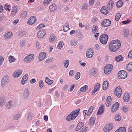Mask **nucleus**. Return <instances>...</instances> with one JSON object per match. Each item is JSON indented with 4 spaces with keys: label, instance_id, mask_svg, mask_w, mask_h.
<instances>
[{
    "label": "nucleus",
    "instance_id": "09e8293b",
    "mask_svg": "<svg viewBox=\"0 0 132 132\" xmlns=\"http://www.w3.org/2000/svg\"><path fill=\"white\" fill-rule=\"evenodd\" d=\"M63 45V42H61L59 43L58 45L57 48L59 49L61 48Z\"/></svg>",
    "mask_w": 132,
    "mask_h": 132
},
{
    "label": "nucleus",
    "instance_id": "79ce46f5",
    "mask_svg": "<svg viewBox=\"0 0 132 132\" xmlns=\"http://www.w3.org/2000/svg\"><path fill=\"white\" fill-rule=\"evenodd\" d=\"M98 27L94 25L92 28V32L93 33L95 34V33L98 32Z\"/></svg>",
    "mask_w": 132,
    "mask_h": 132
},
{
    "label": "nucleus",
    "instance_id": "a18cd8bd",
    "mask_svg": "<svg viewBox=\"0 0 132 132\" xmlns=\"http://www.w3.org/2000/svg\"><path fill=\"white\" fill-rule=\"evenodd\" d=\"M123 4V2L121 1H119L116 3V5L118 7H121Z\"/></svg>",
    "mask_w": 132,
    "mask_h": 132
},
{
    "label": "nucleus",
    "instance_id": "c85d7f7f",
    "mask_svg": "<svg viewBox=\"0 0 132 132\" xmlns=\"http://www.w3.org/2000/svg\"><path fill=\"white\" fill-rule=\"evenodd\" d=\"M12 34V33L11 32H9L5 34L4 38L6 39H9L11 37Z\"/></svg>",
    "mask_w": 132,
    "mask_h": 132
},
{
    "label": "nucleus",
    "instance_id": "5fc2aeb1",
    "mask_svg": "<svg viewBox=\"0 0 132 132\" xmlns=\"http://www.w3.org/2000/svg\"><path fill=\"white\" fill-rule=\"evenodd\" d=\"M73 101L75 103V104H73L74 105L78 104L80 102V100L79 99H75Z\"/></svg>",
    "mask_w": 132,
    "mask_h": 132
},
{
    "label": "nucleus",
    "instance_id": "e433bc0d",
    "mask_svg": "<svg viewBox=\"0 0 132 132\" xmlns=\"http://www.w3.org/2000/svg\"><path fill=\"white\" fill-rule=\"evenodd\" d=\"M77 44V41L75 39L72 40L70 42V45L73 46H75Z\"/></svg>",
    "mask_w": 132,
    "mask_h": 132
},
{
    "label": "nucleus",
    "instance_id": "e2e57ef3",
    "mask_svg": "<svg viewBox=\"0 0 132 132\" xmlns=\"http://www.w3.org/2000/svg\"><path fill=\"white\" fill-rule=\"evenodd\" d=\"M32 115L31 113H29L27 118V119L28 121H30L32 119Z\"/></svg>",
    "mask_w": 132,
    "mask_h": 132
},
{
    "label": "nucleus",
    "instance_id": "4d7b16f0",
    "mask_svg": "<svg viewBox=\"0 0 132 132\" xmlns=\"http://www.w3.org/2000/svg\"><path fill=\"white\" fill-rule=\"evenodd\" d=\"M45 26V25L44 24H41L39 25L37 27V30L40 29L41 28Z\"/></svg>",
    "mask_w": 132,
    "mask_h": 132
},
{
    "label": "nucleus",
    "instance_id": "4468645a",
    "mask_svg": "<svg viewBox=\"0 0 132 132\" xmlns=\"http://www.w3.org/2000/svg\"><path fill=\"white\" fill-rule=\"evenodd\" d=\"M29 92L28 89L27 88H25L23 91V98L24 99H26L28 97L29 95Z\"/></svg>",
    "mask_w": 132,
    "mask_h": 132
},
{
    "label": "nucleus",
    "instance_id": "f03ea898",
    "mask_svg": "<svg viewBox=\"0 0 132 132\" xmlns=\"http://www.w3.org/2000/svg\"><path fill=\"white\" fill-rule=\"evenodd\" d=\"M79 109H78L74 112H72L66 118V120L70 121L75 119L78 115Z\"/></svg>",
    "mask_w": 132,
    "mask_h": 132
},
{
    "label": "nucleus",
    "instance_id": "052dcab7",
    "mask_svg": "<svg viewBox=\"0 0 132 132\" xmlns=\"http://www.w3.org/2000/svg\"><path fill=\"white\" fill-rule=\"evenodd\" d=\"M80 73L79 72H77L75 78L76 80L78 79L80 77Z\"/></svg>",
    "mask_w": 132,
    "mask_h": 132
},
{
    "label": "nucleus",
    "instance_id": "bb28decb",
    "mask_svg": "<svg viewBox=\"0 0 132 132\" xmlns=\"http://www.w3.org/2000/svg\"><path fill=\"white\" fill-rule=\"evenodd\" d=\"M103 105H102V106L99 108L97 113V114H101L103 113L104 111V109L103 108Z\"/></svg>",
    "mask_w": 132,
    "mask_h": 132
},
{
    "label": "nucleus",
    "instance_id": "393cba45",
    "mask_svg": "<svg viewBox=\"0 0 132 132\" xmlns=\"http://www.w3.org/2000/svg\"><path fill=\"white\" fill-rule=\"evenodd\" d=\"M100 86V84L98 83L96 84V85L95 86L94 89L93 90V92H92V94L93 95V93L94 94L97 92V90L99 88Z\"/></svg>",
    "mask_w": 132,
    "mask_h": 132
},
{
    "label": "nucleus",
    "instance_id": "f8f14e48",
    "mask_svg": "<svg viewBox=\"0 0 132 132\" xmlns=\"http://www.w3.org/2000/svg\"><path fill=\"white\" fill-rule=\"evenodd\" d=\"M119 104L118 102H115L111 109V112H114L116 111L119 108Z\"/></svg>",
    "mask_w": 132,
    "mask_h": 132
},
{
    "label": "nucleus",
    "instance_id": "39448f33",
    "mask_svg": "<svg viewBox=\"0 0 132 132\" xmlns=\"http://www.w3.org/2000/svg\"><path fill=\"white\" fill-rule=\"evenodd\" d=\"M113 68L111 64H108L105 66L104 68V73L106 74H109L111 72Z\"/></svg>",
    "mask_w": 132,
    "mask_h": 132
},
{
    "label": "nucleus",
    "instance_id": "dca6fc26",
    "mask_svg": "<svg viewBox=\"0 0 132 132\" xmlns=\"http://www.w3.org/2000/svg\"><path fill=\"white\" fill-rule=\"evenodd\" d=\"M34 57V54H31L29 55L26 56L24 59V60L25 62H29Z\"/></svg>",
    "mask_w": 132,
    "mask_h": 132
},
{
    "label": "nucleus",
    "instance_id": "9b49d317",
    "mask_svg": "<svg viewBox=\"0 0 132 132\" xmlns=\"http://www.w3.org/2000/svg\"><path fill=\"white\" fill-rule=\"evenodd\" d=\"M22 72V70L21 69L16 70L14 72L13 76L15 78L18 77L21 75Z\"/></svg>",
    "mask_w": 132,
    "mask_h": 132
},
{
    "label": "nucleus",
    "instance_id": "7ed1b4c3",
    "mask_svg": "<svg viewBox=\"0 0 132 132\" xmlns=\"http://www.w3.org/2000/svg\"><path fill=\"white\" fill-rule=\"evenodd\" d=\"M108 35L106 34H102L99 38L100 42L103 44H106L108 40Z\"/></svg>",
    "mask_w": 132,
    "mask_h": 132
},
{
    "label": "nucleus",
    "instance_id": "3c124183",
    "mask_svg": "<svg viewBox=\"0 0 132 132\" xmlns=\"http://www.w3.org/2000/svg\"><path fill=\"white\" fill-rule=\"evenodd\" d=\"M52 0H44V5L45 6H47L51 2Z\"/></svg>",
    "mask_w": 132,
    "mask_h": 132
},
{
    "label": "nucleus",
    "instance_id": "0eeeda50",
    "mask_svg": "<svg viewBox=\"0 0 132 132\" xmlns=\"http://www.w3.org/2000/svg\"><path fill=\"white\" fill-rule=\"evenodd\" d=\"M113 126V124L112 123L106 125L104 128V131L105 132H109L112 129Z\"/></svg>",
    "mask_w": 132,
    "mask_h": 132
},
{
    "label": "nucleus",
    "instance_id": "774afa93",
    "mask_svg": "<svg viewBox=\"0 0 132 132\" xmlns=\"http://www.w3.org/2000/svg\"><path fill=\"white\" fill-rule=\"evenodd\" d=\"M80 128H81L84 125V123L82 122H79L77 125Z\"/></svg>",
    "mask_w": 132,
    "mask_h": 132
},
{
    "label": "nucleus",
    "instance_id": "6e6d98bb",
    "mask_svg": "<svg viewBox=\"0 0 132 132\" xmlns=\"http://www.w3.org/2000/svg\"><path fill=\"white\" fill-rule=\"evenodd\" d=\"M95 69H92L90 70V75L92 76H94L96 73Z\"/></svg>",
    "mask_w": 132,
    "mask_h": 132
},
{
    "label": "nucleus",
    "instance_id": "a19ab883",
    "mask_svg": "<svg viewBox=\"0 0 132 132\" xmlns=\"http://www.w3.org/2000/svg\"><path fill=\"white\" fill-rule=\"evenodd\" d=\"M26 41L24 40H21L19 43V45L20 47H24L26 44Z\"/></svg>",
    "mask_w": 132,
    "mask_h": 132
},
{
    "label": "nucleus",
    "instance_id": "4be33fe9",
    "mask_svg": "<svg viewBox=\"0 0 132 132\" xmlns=\"http://www.w3.org/2000/svg\"><path fill=\"white\" fill-rule=\"evenodd\" d=\"M100 11L101 13L105 15H106L108 13V11L106 9L104 6H103L101 8Z\"/></svg>",
    "mask_w": 132,
    "mask_h": 132
},
{
    "label": "nucleus",
    "instance_id": "f3484780",
    "mask_svg": "<svg viewBox=\"0 0 132 132\" xmlns=\"http://www.w3.org/2000/svg\"><path fill=\"white\" fill-rule=\"evenodd\" d=\"M46 56V55L45 52H44L40 53L38 57L39 60L42 61L44 59Z\"/></svg>",
    "mask_w": 132,
    "mask_h": 132
},
{
    "label": "nucleus",
    "instance_id": "680f3d73",
    "mask_svg": "<svg viewBox=\"0 0 132 132\" xmlns=\"http://www.w3.org/2000/svg\"><path fill=\"white\" fill-rule=\"evenodd\" d=\"M89 122L91 124H94L95 122V119L94 118H92L89 119Z\"/></svg>",
    "mask_w": 132,
    "mask_h": 132
},
{
    "label": "nucleus",
    "instance_id": "20e7f679",
    "mask_svg": "<svg viewBox=\"0 0 132 132\" xmlns=\"http://www.w3.org/2000/svg\"><path fill=\"white\" fill-rule=\"evenodd\" d=\"M9 78L7 75L4 76L1 82V85L2 86L4 87L5 85L7 84L9 82Z\"/></svg>",
    "mask_w": 132,
    "mask_h": 132
},
{
    "label": "nucleus",
    "instance_id": "c756f323",
    "mask_svg": "<svg viewBox=\"0 0 132 132\" xmlns=\"http://www.w3.org/2000/svg\"><path fill=\"white\" fill-rule=\"evenodd\" d=\"M108 86V82L107 81H104L103 84V89L104 90L106 89Z\"/></svg>",
    "mask_w": 132,
    "mask_h": 132
},
{
    "label": "nucleus",
    "instance_id": "423d86ee",
    "mask_svg": "<svg viewBox=\"0 0 132 132\" xmlns=\"http://www.w3.org/2000/svg\"><path fill=\"white\" fill-rule=\"evenodd\" d=\"M126 72L123 70H121L118 72L119 78L121 79H124L127 77Z\"/></svg>",
    "mask_w": 132,
    "mask_h": 132
},
{
    "label": "nucleus",
    "instance_id": "cd10ccee",
    "mask_svg": "<svg viewBox=\"0 0 132 132\" xmlns=\"http://www.w3.org/2000/svg\"><path fill=\"white\" fill-rule=\"evenodd\" d=\"M88 88V86L87 85H85L80 88V90L78 91V92L79 93L80 91L82 92H85Z\"/></svg>",
    "mask_w": 132,
    "mask_h": 132
},
{
    "label": "nucleus",
    "instance_id": "bf43d9fd",
    "mask_svg": "<svg viewBox=\"0 0 132 132\" xmlns=\"http://www.w3.org/2000/svg\"><path fill=\"white\" fill-rule=\"evenodd\" d=\"M27 14V11H25L23 12L21 14V16L23 18L26 17Z\"/></svg>",
    "mask_w": 132,
    "mask_h": 132
},
{
    "label": "nucleus",
    "instance_id": "2eb2a0df",
    "mask_svg": "<svg viewBox=\"0 0 132 132\" xmlns=\"http://www.w3.org/2000/svg\"><path fill=\"white\" fill-rule=\"evenodd\" d=\"M36 18L34 16L30 17L27 23L29 24H34L36 21Z\"/></svg>",
    "mask_w": 132,
    "mask_h": 132
},
{
    "label": "nucleus",
    "instance_id": "f704fd0d",
    "mask_svg": "<svg viewBox=\"0 0 132 132\" xmlns=\"http://www.w3.org/2000/svg\"><path fill=\"white\" fill-rule=\"evenodd\" d=\"M4 100V97H2L0 98V106H2L5 104Z\"/></svg>",
    "mask_w": 132,
    "mask_h": 132
},
{
    "label": "nucleus",
    "instance_id": "412c9836",
    "mask_svg": "<svg viewBox=\"0 0 132 132\" xmlns=\"http://www.w3.org/2000/svg\"><path fill=\"white\" fill-rule=\"evenodd\" d=\"M18 7L16 6H14L12 7L11 14L12 15H14L18 11Z\"/></svg>",
    "mask_w": 132,
    "mask_h": 132
},
{
    "label": "nucleus",
    "instance_id": "6ab92c4d",
    "mask_svg": "<svg viewBox=\"0 0 132 132\" xmlns=\"http://www.w3.org/2000/svg\"><path fill=\"white\" fill-rule=\"evenodd\" d=\"M56 5L54 4H53L49 7L50 11L51 12H54L56 10Z\"/></svg>",
    "mask_w": 132,
    "mask_h": 132
},
{
    "label": "nucleus",
    "instance_id": "5701e85b",
    "mask_svg": "<svg viewBox=\"0 0 132 132\" xmlns=\"http://www.w3.org/2000/svg\"><path fill=\"white\" fill-rule=\"evenodd\" d=\"M129 94L127 93H125L123 97L124 101L125 102H127L129 101Z\"/></svg>",
    "mask_w": 132,
    "mask_h": 132
},
{
    "label": "nucleus",
    "instance_id": "603ef678",
    "mask_svg": "<svg viewBox=\"0 0 132 132\" xmlns=\"http://www.w3.org/2000/svg\"><path fill=\"white\" fill-rule=\"evenodd\" d=\"M39 86L40 88H42L44 86V83L42 80H41L39 81Z\"/></svg>",
    "mask_w": 132,
    "mask_h": 132
},
{
    "label": "nucleus",
    "instance_id": "a211bd4d",
    "mask_svg": "<svg viewBox=\"0 0 132 132\" xmlns=\"http://www.w3.org/2000/svg\"><path fill=\"white\" fill-rule=\"evenodd\" d=\"M28 75L27 74L23 77L21 81V83L22 85H24L26 82L28 78Z\"/></svg>",
    "mask_w": 132,
    "mask_h": 132
},
{
    "label": "nucleus",
    "instance_id": "ddd939ff",
    "mask_svg": "<svg viewBox=\"0 0 132 132\" xmlns=\"http://www.w3.org/2000/svg\"><path fill=\"white\" fill-rule=\"evenodd\" d=\"M46 34V31L41 30L39 31L37 33V37L39 38H43Z\"/></svg>",
    "mask_w": 132,
    "mask_h": 132
},
{
    "label": "nucleus",
    "instance_id": "de8ad7c7",
    "mask_svg": "<svg viewBox=\"0 0 132 132\" xmlns=\"http://www.w3.org/2000/svg\"><path fill=\"white\" fill-rule=\"evenodd\" d=\"M53 58L52 57H50L47 59L45 61V63H46L53 61Z\"/></svg>",
    "mask_w": 132,
    "mask_h": 132
},
{
    "label": "nucleus",
    "instance_id": "9d476101",
    "mask_svg": "<svg viewBox=\"0 0 132 132\" xmlns=\"http://www.w3.org/2000/svg\"><path fill=\"white\" fill-rule=\"evenodd\" d=\"M115 95L118 97H120L121 94V89L119 86H118L115 90Z\"/></svg>",
    "mask_w": 132,
    "mask_h": 132
},
{
    "label": "nucleus",
    "instance_id": "864d4df0",
    "mask_svg": "<svg viewBox=\"0 0 132 132\" xmlns=\"http://www.w3.org/2000/svg\"><path fill=\"white\" fill-rule=\"evenodd\" d=\"M27 34L26 31H21L19 33V35L21 36H23Z\"/></svg>",
    "mask_w": 132,
    "mask_h": 132
},
{
    "label": "nucleus",
    "instance_id": "a878e982",
    "mask_svg": "<svg viewBox=\"0 0 132 132\" xmlns=\"http://www.w3.org/2000/svg\"><path fill=\"white\" fill-rule=\"evenodd\" d=\"M45 82L48 85H51L53 83V81L50 80L49 78L46 77L45 78Z\"/></svg>",
    "mask_w": 132,
    "mask_h": 132
},
{
    "label": "nucleus",
    "instance_id": "37998d69",
    "mask_svg": "<svg viewBox=\"0 0 132 132\" xmlns=\"http://www.w3.org/2000/svg\"><path fill=\"white\" fill-rule=\"evenodd\" d=\"M82 9L83 10H86L88 8V6L86 3H84L82 6Z\"/></svg>",
    "mask_w": 132,
    "mask_h": 132
},
{
    "label": "nucleus",
    "instance_id": "72a5a7b5",
    "mask_svg": "<svg viewBox=\"0 0 132 132\" xmlns=\"http://www.w3.org/2000/svg\"><path fill=\"white\" fill-rule=\"evenodd\" d=\"M12 102L11 101H9L7 103V104L6 105V108L8 109H10L12 106Z\"/></svg>",
    "mask_w": 132,
    "mask_h": 132
},
{
    "label": "nucleus",
    "instance_id": "1a4fd4ad",
    "mask_svg": "<svg viewBox=\"0 0 132 132\" xmlns=\"http://www.w3.org/2000/svg\"><path fill=\"white\" fill-rule=\"evenodd\" d=\"M93 51L92 48L88 49L87 50L86 53L87 57L88 58L92 57L93 56Z\"/></svg>",
    "mask_w": 132,
    "mask_h": 132
},
{
    "label": "nucleus",
    "instance_id": "c9c22d12",
    "mask_svg": "<svg viewBox=\"0 0 132 132\" xmlns=\"http://www.w3.org/2000/svg\"><path fill=\"white\" fill-rule=\"evenodd\" d=\"M123 35L125 37H128L129 36V33L127 30L125 29L123 31Z\"/></svg>",
    "mask_w": 132,
    "mask_h": 132
},
{
    "label": "nucleus",
    "instance_id": "c03bdc74",
    "mask_svg": "<svg viewBox=\"0 0 132 132\" xmlns=\"http://www.w3.org/2000/svg\"><path fill=\"white\" fill-rule=\"evenodd\" d=\"M36 49L38 50H39L41 47V45L40 44L39 42L37 41L36 42Z\"/></svg>",
    "mask_w": 132,
    "mask_h": 132
},
{
    "label": "nucleus",
    "instance_id": "8fccbe9b",
    "mask_svg": "<svg viewBox=\"0 0 132 132\" xmlns=\"http://www.w3.org/2000/svg\"><path fill=\"white\" fill-rule=\"evenodd\" d=\"M121 16V15L119 13H118L116 14L115 16V20L116 21H118Z\"/></svg>",
    "mask_w": 132,
    "mask_h": 132
},
{
    "label": "nucleus",
    "instance_id": "7c9ffc66",
    "mask_svg": "<svg viewBox=\"0 0 132 132\" xmlns=\"http://www.w3.org/2000/svg\"><path fill=\"white\" fill-rule=\"evenodd\" d=\"M8 59L10 63L14 62L16 60L14 58L13 56H9L8 57Z\"/></svg>",
    "mask_w": 132,
    "mask_h": 132
},
{
    "label": "nucleus",
    "instance_id": "338daca9",
    "mask_svg": "<svg viewBox=\"0 0 132 132\" xmlns=\"http://www.w3.org/2000/svg\"><path fill=\"white\" fill-rule=\"evenodd\" d=\"M87 129V127H83L82 128L80 132H86Z\"/></svg>",
    "mask_w": 132,
    "mask_h": 132
},
{
    "label": "nucleus",
    "instance_id": "ea45409f",
    "mask_svg": "<svg viewBox=\"0 0 132 132\" xmlns=\"http://www.w3.org/2000/svg\"><path fill=\"white\" fill-rule=\"evenodd\" d=\"M21 116L20 114H18L14 115L13 116V119L14 120H17Z\"/></svg>",
    "mask_w": 132,
    "mask_h": 132
},
{
    "label": "nucleus",
    "instance_id": "f257e3e1",
    "mask_svg": "<svg viewBox=\"0 0 132 132\" xmlns=\"http://www.w3.org/2000/svg\"><path fill=\"white\" fill-rule=\"evenodd\" d=\"M121 43L119 40H113L111 41L109 45V48L112 52L116 51L121 46Z\"/></svg>",
    "mask_w": 132,
    "mask_h": 132
},
{
    "label": "nucleus",
    "instance_id": "0e129e2a",
    "mask_svg": "<svg viewBox=\"0 0 132 132\" xmlns=\"http://www.w3.org/2000/svg\"><path fill=\"white\" fill-rule=\"evenodd\" d=\"M118 129L119 131H120V132H122L123 131L124 132H126L125 128L123 127L120 128Z\"/></svg>",
    "mask_w": 132,
    "mask_h": 132
},
{
    "label": "nucleus",
    "instance_id": "58836bf2",
    "mask_svg": "<svg viewBox=\"0 0 132 132\" xmlns=\"http://www.w3.org/2000/svg\"><path fill=\"white\" fill-rule=\"evenodd\" d=\"M123 59V58L121 55L118 56L115 58V60L118 62L121 61Z\"/></svg>",
    "mask_w": 132,
    "mask_h": 132
},
{
    "label": "nucleus",
    "instance_id": "13d9d810",
    "mask_svg": "<svg viewBox=\"0 0 132 132\" xmlns=\"http://www.w3.org/2000/svg\"><path fill=\"white\" fill-rule=\"evenodd\" d=\"M93 109V106H90V108H89L88 110V114L90 115V114L92 113Z\"/></svg>",
    "mask_w": 132,
    "mask_h": 132
},
{
    "label": "nucleus",
    "instance_id": "49530a36",
    "mask_svg": "<svg viewBox=\"0 0 132 132\" xmlns=\"http://www.w3.org/2000/svg\"><path fill=\"white\" fill-rule=\"evenodd\" d=\"M121 119V116L118 114H117L115 117V119L116 121H120Z\"/></svg>",
    "mask_w": 132,
    "mask_h": 132
},
{
    "label": "nucleus",
    "instance_id": "2f4dec72",
    "mask_svg": "<svg viewBox=\"0 0 132 132\" xmlns=\"http://www.w3.org/2000/svg\"><path fill=\"white\" fill-rule=\"evenodd\" d=\"M63 29L65 32L67 31L68 30L70 29L69 27V24L67 23H66L63 27Z\"/></svg>",
    "mask_w": 132,
    "mask_h": 132
},
{
    "label": "nucleus",
    "instance_id": "69168bd1",
    "mask_svg": "<svg viewBox=\"0 0 132 132\" xmlns=\"http://www.w3.org/2000/svg\"><path fill=\"white\" fill-rule=\"evenodd\" d=\"M10 5H7L6 4L4 8L5 9V10H8L9 11H10Z\"/></svg>",
    "mask_w": 132,
    "mask_h": 132
},
{
    "label": "nucleus",
    "instance_id": "6e6552de",
    "mask_svg": "<svg viewBox=\"0 0 132 132\" xmlns=\"http://www.w3.org/2000/svg\"><path fill=\"white\" fill-rule=\"evenodd\" d=\"M111 23V21L109 19H105L103 20L101 24L103 27H105L109 26Z\"/></svg>",
    "mask_w": 132,
    "mask_h": 132
},
{
    "label": "nucleus",
    "instance_id": "aec40b11",
    "mask_svg": "<svg viewBox=\"0 0 132 132\" xmlns=\"http://www.w3.org/2000/svg\"><path fill=\"white\" fill-rule=\"evenodd\" d=\"M113 5V2L110 0L109 2L107 5V8L108 10H111L112 9Z\"/></svg>",
    "mask_w": 132,
    "mask_h": 132
},
{
    "label": "nucleus",
    "instance_id": "b1692460",
    "mask_svg": "<svg viewBox=\"0 0 132 132\" xmlns=\"http://www.w3.org/2000/svg\"><path fill=\"white\" fill-rule=\"evenodd\" d=\"M56 38L54 35H52L50 37L49 40L51 42L53 43L56 41Z\"/></svg>",
    "mask_w": 132,
    "mask_h": 132
},
{
    "label": "nucleus",
    "instance_id": "473e14b6",
    "mask_svg": "<svg viewBox=\"0 0 132 132\" xmlns=\"http://www.w3.org/2000/svg\"><path fill=\"white\" fill-rule=\"evenodd\" d=\"M127 68L129 71H132V62L129 63L127 66Z\"/></svg>",
    "mask_w": 132,
    "mask_h": 132
},
{
    "label": "nucleus",
    "instance_id": "4c0bfd02",
    "mask_svg": "<svg viewBox=\"0 0 132 132\" xmlns=\"http://www.w3.org/2000/svg\"><path fill=\"white\" fill-rule=\"evenodd\" d=\"M63 62L64 64V66L66 68H67L68 65L69 64V61L68 60H65L63 61Z\"/></svg>",
    "mask_w": 132,
    "mask_h": 132
}]
</instances>
